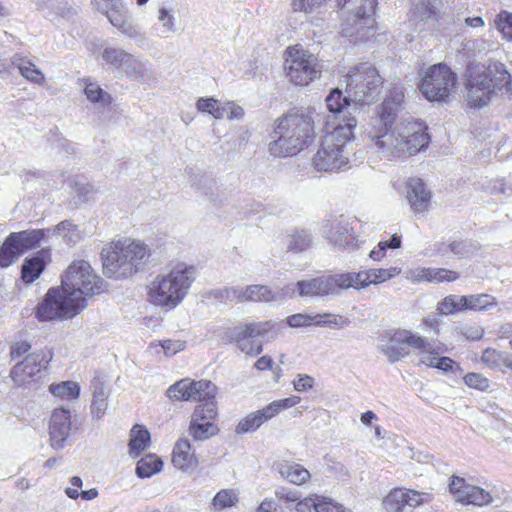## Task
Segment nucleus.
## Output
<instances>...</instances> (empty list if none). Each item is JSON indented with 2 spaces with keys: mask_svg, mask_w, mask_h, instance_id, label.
<instances>
[{
  "mask_svg": "<svg viewBox=\"0 0 512 512\" xmlns=\"http://www.w3.org/2000/svg\"><path fill=\"white\" fill-rule=\"evenodd\" d=\"M276 497L279 501H283V502H291V503H298L299 501H301L299 499V495L297 492H293V491H287L285 492L284 490L283 491H277L276 492Z\"/></svg>",
  "mask_w": 512,
  "mask_h": 512,
  "instance_id": "obj_62",
  "label": "nucleus"
},
{
  "mask_svg": "<svg viewBox=\"0 0 512 512\" xmlns=\"http://www.w3.org/2000/svg\"><path fill=\"white\" fill-rule=\"evenodd\" d=\"M188 378H183L171 386L166 391L167 397L173 402H187L191 394L188 393Z\"/></svg>",
  "mask_w": 512,
  "mask_h": 512,
  "instance_id": "obj_47",
  "label": "nucleus"
},
{
  "mask_svg": "<svg viewBox=\"0 0 512 512\" xmlns=\"http://www.w3.org/2000/svg\"><path fill=\"white\" fill-rule=\"evenodd\" d=\"M437 254L445 256L452 253L458 257H462L466 252V245L463 241H452L450 243L439 242L435 245Z\"/></svg>",
  "mask_w": 512,
  "mask_h": 512,
  "instance_id": "obj_50",
  "label": "nucleus"
},
{
  "mask_svg": "<svg viewBox=\"0 0 512 512\" xmlns=\"http://www.w3.org/2000/svg\"><path fill=\"white\" fill-rule=\"evenodd\" d=\"M64 291L71 297L82 298L87 304L88 299L106 291L104 280L93 270L85 260H74L61 276Z\"/></svg>",
  "mask_w": 512,
  "mask_h": 512,
  "instance_id": "obj_8",
  "label": "nucleus"
},
{
  "mask_svg": "<svg viewBox=\"0 0 512 512\" xmlns=\"http://www.w3.org/2000/svg\"><path fill=\"white\" fill-rule=\"evenodd\" d=\"M257 512H284V511L273 500L265 499L260 503V505L257 509Z\"/></svg>",
  "mask_w": 512,
  "mask_h": 512,
  "instance_id": "obj_61",
  "label": "nucleus"
},
{
  "mask_svg": "<svg viewBox=\"0 0 512 512\" xmlns=\"http://www.w3.org/2000/svg\"><path fill=\"white\" fill-rule=\"evenodd\" d=\"M384 82L374 64L361 62L347 73L346 92L352 101L360 105H370L379 98Z\"/></svg>",
  "mask_w": 512,
  "mask_h": 512,
  "instance_id": "obj_9",
  "label": "nucleus"
},
{
  "mask_svg": "<svg viewBox=\"0 0 512 512\" xmlns=\"http://www.w3.org/2000/svg\"><path fill=\"white\" fill-rule=\"evenodd\" d=\"M280 475L288 482L303 485L311 478L310 472L301 464L284 461L278 465Z\"/></svg>",
  "mask_w": 512,
  "mask_h": 512,
  "instance_id": "obj_34",
  "label": "nucleus"
},
{
  "mask_svg": "<svg viewBox=\"0 0 512 512\" xmlns=\"http://www.w3.org/2000/svg\"><path fill=\"white\" fill-rule=\"evenodd\" d=\"M314 110L293 107L278 117L273 124V138L269 152L273 157L294 156L308 148L315 136Z\"/></svg>",
  "mask_w": 512,
  "mask_h": 512,
  "instance_id": "obj_3",
  "label": "nucleus"
},
{
  "mask_svg": "<svg viewBox=\"0 0 512 512\" xmlns=\"http://www.w3.org/2000/svg\"><path fill=\"white\" fill-rule=\"evenodd\" d=\"M462 305H465V311L482 312L497 306L496 297L487 294H470L461 296Z\"/></svg>",
  "mask_w": 512,
  "mask_h": 512,
  "instance_id": "obj_35",
  "label": "nucleus"
},
{
  "mask_svg": "<svg viewBox=\"0 0 512 512\" xmlns=\"http://www.w3.org/2000/svg\"><path fill=\"white\" fill-rule=\"evenodd\" d=\"M481 362L491 370L500 369L503 365L512 371V355H504L501 351L492 347L483 350Z\"/></svg>",
  "mask_w": 512,
  "mask_h": 512,
  "instance_id": "obj_36",
  "label": "nucleus"
},
{
  "mask_svg": "<svg viewBox=\"0 0 512 512\" xmlns=\"http://www.w3.org/2000/svg\"><path fill=\"white\" fill-rule=\"evenodd\" d=\"M273 363L274 361L270 356L264 355L256 360L254 363V368L258 371H267L272 369Z\"/></svg>",
  "mask_w": 512,
  "mask_h": 512,
  "instance_id": "obj_60",
  "label": "nucleus"
},
{
  "mask_svg": "<svg viewBox=\"0 0 512 512\" xmlns=\"http://www.w3.org/2000/svg\"><path fill=\"white\" fill-rule=\"evenodd\" d=\"M436 311L442 316L453 315L465 312V305H462L461 296L450 294L437 302Z\"/></svg>",
  "mask_w": 512,
  "mask_h": 512,
  "instance_id": "obj_41",
  "label": "nucleus"
},
{
  "mask_svg": "<svg viewBox=\"0 0 512 512\" xmlns=\"http://www.w3.org/2000/svg\"><path fill=\"white\" fill-rule=\"evenodd\" d=\"M419 14L425 20H437L439 17L438 7L430 1L421 3L419 7Z\"/></svg>",
  "mask_w": 512,
  "mask_h": 512,
  "instance_id": "obj_57",
  "label": "nucleus"
},
{
  "mask_svg": "<svg viewBox=\"0 0 512 512\" xmlns=\"http://www.w3.org/2000/svg\"><path fill=\"white\" fill-rule=\"evenodd\" d=\"M420 328L425 332H431L434 335L440 334V320L435 316L424 317L421 321Z\"/></svg>",
  "mask_w": 512,
  "mask_h": 512,
  "instance_id": "obj_58",
  "label": "nucleus"
},
{
  "mask_svg": "<svg viewBox=\"0 0 512 512\" xmlns=\"http://www.w3.org/2000/svg\"><path fill=\"white\" fill-rule=\"evenodd\" d=\"M283 58L284 74L290 84L306 87L321 77L322 65L318 57L300 44L288 46Z\"/></svg>",
  "mask_w": 512,
  "mask_h": 512,
  "instance_id": "obj_10",
  "label": "nucleus"
},
{
  "mask_svg": "<svg viewBox=\"0 0 512 512\" xmlns=\"http://www.w3.org/2000/svg\"><path fill=\"white\" fill-rule=\"evenodd\" d=\"M45 237L43 229L11 232L0 246V268L11 266L24 253L38 248Z\"/></svg>",
  "mask_w": 512,
  "mask_h": 512,
  "instance_id": "obj_14",
  "label": "nucleus"
},
{
  "mask_svg": "<svg viewBox=\"0 0 512 512\" xmlns=\"http://www.w3.org/2000/svg\"><path fill=\"white\" fill-rule=\"evenodd\" d=\"M171 463L174 468L183 472H192L199 467V458L187 438L181 437L175 442L171 453Z\"/></svg>",
  "mask_w": 512,
  "mask_h": 512,
  "instance_id": "obj_22",
  "label": "nucleus"
},
{
  "mask_svg": "<svg viewBox=\"0 0 512 512\" xmlns=\"http://www.w3.org/2000/svg\"><path fill=\"white\" fill-rule=\"evenodd\" d=\"M404 101L403 87L393 85L384 100L376 106L367 131L371 146L388 150L398 157L416 155L425 150L431 141L427 124L419 119L402 122L393 130Z\"/></svg>",
  "mask_w": 512,
  "mask_h": 512,
  "instance_id": "obj_1",
  "label": "nucleus"
},
{
  "mask_svg": "<svg viewBox=\"0 0 512 512\" xmlns=\"http://www.w3.org/2000/svg\"><path fill=\"white\" fill-rule=\"evenodd\" d=\"M357 226L360 223L356 217L340 215L327 222V238L341 250H355L359 247Z\"/></svg>",
  "mask_w": 512,
  "mask_h": 512,
  "instance_id": "obj_17",
  "label": "nucleus"
},
{
  "mask_svg": "<svg viewBox=\"0 0 512 512\" xmlns=\"http://www.w3.org/2000/svg\"><path fill=\"white\" fill-rule=\"evenodd\" d=\"M279 330L280 325L273 320L244 322L233 328H228L222 339L247 357H255L260 355L264 349L259 338H275L278 336Z\"/></svg>",
  "mask_w": 512,
  "mask_h": 512,
  "instance_id": "obj_7",
  "label": "nucleus"
},
{
  "mask_svg": "<svg viewBox=\"0 0 512 512\" xmlns=\"http://www.w3.org/2000/svg\"><path fill=\"white\" fill-rule=\"evenodd\" d=\"M463 382L468 388L481 392L488 391L490 388L489 378L479 372H468L463 376Z\"/></svg>",
  "mask_w": 512,
  "mask_h": 512,
  "instance_id": "obj_48",
  "label": "nucleus"
},
{
  "mask_svg": "<svg viewBox=\"0 0 512 512\" xmlns=\"http://www.w3.org/2000/svg\"><path fill=\"white\" fill-rule=\"evenodd\" d=\"M328 0H292L291 8L294 12L312 13L322 8Z\"/></svg>",
  "mask_w": 512,
  "mask_h": 512,
  "instance_id": "obj_53",
  "label": "nucleus"
},
{
  "mask_svg": "<svg viewBox=\"0 0 512 512\" xmlns=\"http://www.w3.org/2000/svg\"><path fill=\"white\" fill-rule=\"evenodd\" d=\"M311 244L310 236L304 232H296L290 235V240L288 244V250L292 252H302L306 250Z\"/></svg>",
  "mask_w": 512,
  "mask_h": 512,
  "instance_id": "obj_52",
  "label": "nucleus"
},
{
  "mask_svg": "<svg viewBox=\"0 0 512 512\" xmlns=\"http://www.w3.org/2000/svg\"><path fill=\"white\" fill-rule=\"evenodd\" d=\"M82 81L84 83V94L90 102L102 103L105 105L111 104V96L106 93L97 83L91 82L88 79H83Z\"/></svg>",
  "mask_w": 512,
  "mask_h": 512,
  "instance_id": "obj_44",
  "label": "nucleus"
},
{
  "mask_svg": "<svg viewBox=\"0 0 512 512\" xmlns=\"http://www.w3.org/2000/svg\"><path fill=\"white\" fill-rule=\"evenodd\" d=\"M65 493L71 499H77L78 497H81L84 500H92L98 496V491L95 488L85 490L79 493L77 489L67 487L65 489Z\"/></svg>",
  "mask_w": 512,
  "mask_h": 512,
  "instance_id": "obj_59",
  "label": "nucleus"
},
{
  "mask_svg": "<svg viewBox=\"0 0 512 512\" xmlns=\"http://www.w3.org/2000/svg\"><path fill=\"white\" fill-rule=\"evenodd\" d=\"M102 57L107 64L119 67L130 58V55L123 50L106 48L102 54Z\"/></svg>",
  "mask_w": 512,
  "mask_h": 512,
  "instance_id": "obj_54",
  "label": "nucleus"
},
{
  "mask_svg": "<svg viewBox=\"0 0 512 512\" xmlns=\"http://www.w3.org/2000/svg\"><path fill=\"white\" fill-rule=\"evenodd\" d=\"M327 110L332 114L327 117V120H330L333 117L340 118L338 115L341 114L344 109H346L350 105V98L343 95V92L339 88L332 89L325 99Z\"/></svg>",
  "mask_w": 512,
  "mask_h": 512,
  "instance_id": "obj_37",
  "label": "nucleus"
},
{
  "mask_svg": "<svg viewBox=\"0 0 512 512\" xmlns=\"http://www.w3.org/2000/svg\"><path fill=\"white\" fill-rule=\"evenodd\" d=\"M163 468V461L154 453L146 454L136 464V474L139 478H149L160 472Z\"/></svg>",
  "mask_w": 512,
  "mask_h": 512,
  "instance_id": "obj_38",
  "label": "nucleus"
},
{
  "mask_svg": "<svg viewBox=\"0 0 512 512\" xmlns=\"http://www.w3.org/2000/svg\"><path fill=\"white\" fill-rule=\"evenodd\" d=\"M358 120L353 115L342 120L333 117L326 121L320 145L312 158V166L319 172H337L348 167L349 145L356 138Z\"/></svg>",
  "mask_w": 512,
  "mask_h": 512,
  "instance_id": "obj_2",
  "label": "nucleus"
},
{
  "mask_svg": "<svg viewBox=\"0 0 512 512\" xmlns=\"http://www.w3.org/2000/svg\"><path fill=\"white\" fill-rule=\"evenodd\" d=\"M460 273L456 270L442 267H422L417 269L414 280L433 284L452 283L460 279Z\"/></svg>",
  "mask_w": 512,
  "mask_h": 512,
  "instance_id": "obj_28",
  "label": "nucleus"
},
{
  "mask_svg": "<svg viewBox=\"0 0 512 512\" xmlns=\"http://www.w3.org/2000/svg\"><path fill=\"white\" fill-rule=\"evenodd\" d=\"M31 351V344L28 341H17L10 346L11 360L19 359L28 355Z\"/></svg>",
  "mask_w": 512,
  "mask_h": 512,
  "instance_id": "obj_55",
  "label": "nucleus"
},
{
  "mask_svg": "<svg viewBox=\"0 0 512 512\" xmlns=\"http://www.w3.org/2000/svg\"><path fill=\"white\" fill-rule=\"evenodd\" d=\"M196 108L199 112L208 113L215 119L224 117L225 108L213 97L199 98L196 102Z\"/></svg>",
  "mask_w": 512,
  "mask_h": 512,
  "instance_id": "obj_45",
  "label": "nucleus"
},
{
  "mask_svg": "<svg viewBox=\"0 0 512 512\" xmlns=\"http://www.w3.org/2000/svg\"><path fill=\"white\" fill-rule=\"evenodd\" d=\"M457 84V75L445 63L430 66L421 78L419 90L432 102L448 100Z\"/></svg>",
  "mask_w": 512,
  "mask_h": 512,
  "instance_id": "obj_12",
  "label": "nucleus"
},
{
  "mask_svg": "<svg viewBox=\"0 0 512 512\" xmlns=\"http://www.w3.org/2000/svg\"><path fill=\"white\" fill-rule=\"evenodd\" d=\"M150 445V432L145 428V426L135 424L130 430V439L128 443L129 455L136 458Z\"/></svg>",
  "mask_w": 512,
  "mask_h": 512,
  "instance_id": "obj_32",
  "label": "nucleus"
},
{
  "mask_svg": "<svg viewBox=\"0 0 512 512\" xmlns=\"http://www.w3.org/2000/svg\"><path fill=\"white\" fill-rule=\"evenodd\" d=\"M286 323L291 328H304L310 326L338 325V318L331 313L302 314L296 313L286 318Z\"/></svg>",
  "mask_w": 512,
  "mask_h": 512,
  "instance_id": "obj_27",
  "label": "nucleus"
},
{
  "mask_svg": "<svg viewBox=\"0 0 512 512\" xmlns=\"http://www.w3.org/2000/svg\"><path fill=\"white\" fill-rule=\"evenodd\" d=\"M187 391L191 396L189 401L206 403L208 401H216V387L209 380H191L188 378Z\"/></svg>",
  "mask_w": 512,
  "mask_h": 512,
  "instance_id": "obj_31",
  "label": "nucleus"
},
{
  "mask_svg": "<svg viewBox=\"0 0 512 512\" xmlns=\"http://www.w3.org/2000/svg\"><path fill=\"white\" fill-rule=\"evenodd\" d=\"M241 302H272L276 299V294L266 285H248L241 290L237 296Z\"/></svg>",
  "mask_w": 512,
  "mask_h": 512,
  "instance_id": "obj_33",
  "label": "nucleus"
},
{
  "mask_svg": "<svg viewBox=\"0 0 512 512\" xmlns=\"http://www.w3.org/2000/svg\"><path fill=\"white\" fill-rule=\"evenodd\" d=\"M51 360L52 352L49 350H38L29 353L12 367L10 377L18 386L29 384L37 375L48 368Z\"/></svg>",
  "mask_w": 512,
  "mask_h": 512,
  "instance_id": "obj_18",
  "label": "nucleus"
},
{
  "mask_svg": "<svg viewBox=\"0 0 512 512\" xmlns=\"http://www.w3.org/2000/svg\"><path fill=\"white\" fill-rule=\"evenodd\" d=\"M496 28L504 38L512 41V13L508 11H501L495 19Z\"/></svg>",
  "mask_w": 512,
  "mask_h": 512,
  "instance_id": "obj_51",
  "label": "nucleus"
},
{
  "mask_svg": "<svg viewBox=\"0 0 512 512\" xmlns=\"http://www.w3.org/2000/svg\"><path fill=\"white\" fill-rule=\"evenodd\" d=\"M300 401L301 398L297 395L272 401L262 409L253 411L243 417L236 425L235 432L239 435L255 432L265 422L276 417L282 411L298 405Z\"/></svg>",
  "mask_w": 512,
  "mask_h": 512,
  "instance_id": "obj_16",
  "label": "nucleus"
},
{
  "mask_svg": "<svg viewBox=\"0 0 512 512\" xmlns=\"http://www.w3.org/2000/svg\"><path fill=\"white\" fill-rule=\"evenodd\" d=\"M86 307L82 298L71 297L62 286L52 287L35 308L39 321L66 320L76 316Z\"/></svg>",
  "mask_w": 512,
  "mask_h": 512,
  "instance_id": "obj_11",
  "label": "nucleus"
},
{
  "mask_svg": "<svg viewBox=\"0 0 512 512\" xmlns=\"http://www.w3.org/2000/svg\"><path fill=\"white\" fill-rule=\"evenodd\" d=\"M434 500L431 492L418 491L404 487L403 511L406 507L415 509L422 505L429 504Z\"/></svg>",
  "mask_w": 512,
  "mask_h": 512,
  "instance_id": "obj_39",
  "label": "nucleus"
},
{
  "mask_svg": "<svg viewBox=\"0 0 512 512\" xmlns=\"http://www.w3.org/2000/svg\"><path fill=\"white\" fill-rule=\"evenodd\" d=\"M445 352H447L445 343L430 341L429 349H422L421 351V362L430 368L438 369L444 373L453 372L457 363L448 356H441Z\"/></svg>",
  "mask_w": 512,
  "mask_h": 512,
  "instance_id": "obj_25",
  "label": "nucleus"
},
{
  "mask_svg": "<svg viewBox=\"0 0 512 512\" xmlns=\"http://www.w3.org/2000/svg\"><path fill=\"white\" fill-rule=\"evenodd\" d=\"M159 20L163 23L168 30H172L174 26V18L166 8L159 10Z\"/></svg>",
  "mask_w": 512,
  "mask_h": 512,
  "instance_id": "obj_64",
  "label": "nucleus"
},
{
  "mask_svg": "<svg viewBox=\"0 0 512 512\" xmlns=\"http://www.w3.org/2000/svg\"><path fill=\"white\" fill-rule=\"evenodd\" d=\"M346 273L321 276L297 283L301 296H322L332 294L340 289H349L351 282L345 278Z\"/></svg>",
  "mask_w": 512,
  "mask_h": 512,
  "instance_id": "obj_19",
  "label": "nucleus"
},
{
  "mask_svg": "<svg viewBox=\"0 0 512 512\" xmlns=\"http://www.w3.org/2000/svg\"><path fill=\"white\" fill-rule=\"evenodd\" d=\"M295 508L297 512H345L341 505L317 494L305 497Z\"/></svg>",
  "mask_w": 512,
  "mask_h": 512,
  "instance_id": "obj_30",
  "label": "nucleus"
},
{
  "mask_svg": "<svg viewBox=\"0 0 512 512\" xmlns=\"http://www.w3.org/2000/svg\"><path fill=\"white\" fill-rule=\"evenodd\" d=\"M161 347L163 353L167 357H171L176 353L183 351L186 347V342L180 339H166V340H156L150 343V348L156 349Z\"/></svg>",
  "mask_w": 512,
  "mask_h": 512,
  "instance_id": "obj_46",
  "label": "nucleus"
},
{
  "mask_svg": "<svg viewBox=\"0 0 512 512\" xmlns=\"http://www.w3.org/2000/svg\"><path fill=\"white\" fill-rule=\"evenodd\" d=\"M52 262V250L45 247L38 250L32 256L24 259L21 266V279L25 284L36 281Z\"/></svg>",
  "mask_w": 512,
  "mask_h": 512,
  "instance_id": "obj_23",
  "label": "nucleus"
},
{
  "mask_svg": "<svg viewBox=\"0 0 512 512\" xmlns=\"http://www.w3.org/2000/svg\"><path fill=\"white\" fill-rule=\"evenodd\" d=\"M406 198L416 214L424 213L430 208L431 193L419 178H412L407 182Z\"/></svg>",
  "mask_w": 512,
  "mask_h": 512,
  "instance_id": "obj_26",
  "label": "nucleus"
},
{
  "mask_svg": "<svg viewBox=\"0 0 512 512\" xmlns=\"http://www.w3.org/2000/svg\"><path fill=\"white\" fill-rule=\"evenodd\" d=\"M101 254L106 273L115 278L134 275L150 255L146 245L131 239L113 241Z\"/></svg>",
  "mask_w": 512,
  "mask_h": 512,
  "instance_id": "obj_6",
  "label": "nucleus"
},
{
  "mask_svg": "<svg viewBox=\"0 0 512 512\" xmlns=\"http://www.w3.org/2000/svg\"><path fill=\"white\" fill-rule=\"evenodd\" d=\"M106 8L105 14L110 23L116 27L123 34L133 37L136 35V30L127 18L126 12L123 9L119 0H105Z\"/></svg>",
  "mask_w": 512,
  "mask_h": 512,
  "instance_id": "obj_29",
  "label": "nucleus"
},
{
  "mask_svg": "<svg viewBox=\"0 0 512 512\" xmlns=\"http://www.w3.org/2000/svg\"><path fill=\"white\" fill-rule=\"evenodd\" d=\"M387 249L386 242L380 241L377 247L370 252L369 256L374 261H381L385 257Z\"/></svg>",
  "mask_w": 512,
  "mask_h": 512,
  "instance_id": "obj_63",
  "label": "nucleus"
},
{
  "mask_svg": "<svg viewBox=\"0 0 512 512\" xmlns=\"http://www.w3.org/2000/svg\"><path fill=\"white\" fill-rule=\"evenodd\" d=\"M194 279L195 268L179 264L146 285L147 301L155 307L172 310L186 297Z\"/></svg>",
  "mask_w": 512,
  "mask_h": 512,
  "instance_id": "obj_5",
  "label": "nucleus"
},
{
  "mask_svg": "<svg viewBox=\"0 0 512 512\" xmlns=\"http://www.w3.org/2000/svg\"><path fill=\"white\" fill-rule=\"evenodd\" d=\"M13 64H16L20 74L28 81L43 84L45 81L44 74L36 68L35 64L29 60L19 58V62L16 59L13 60Z\"/></svg>",
  "mask_w": 512,
  "mask_h": 512,
  "instance_id": "obj_43",
  "label": "nucleus"
},
{
  "mask_svg": "<svg viewBox=\"0 0 512 512\" xmlns=\"http://www.w3.org/2000/svg\"><path fill=\"white\" fill-rule=\"evenodd\" d=\"M382 351L391 362H397L410 354L414 348L420 354L429 349L430 340L407 329L395 328L381 334Z\"/></svg>",
  "mask_w": 512,
  "mask_h": 512,
  "instance_id": "obj_13",
  "label": "nucleus"
},
{
  "mask_svg": "<svg viewBox=\"0 0 512 512\" xmlns=\"http://www.w3.org/2000/svg\"><path fill=\"white\" fill-rule=\"evenodd\" d=\"M218 406L216 401H208L195 406L188 426V433L196 442L206 441L219 434L217 425Z\"/></svg>",
  "mask_w": 512,
  "mask_h": 512,
  "instance_id": "obj_15",
  "label": "nucleus"
},
{
  "mask_svg": "<svg viewBox=\"0 0 512 512\" xmlns=\"http://www.w3.org/2000/svg\"><path fill=\"white\" fill-rule=\"evenodd\" d=\"M70 429V410L64 409L62 407L54 409L49 423L51 446L56 449L62 448L65 440L69 436Z\"/></svg>",
  "mask_w": 512,
  "mask_h": 512,
  "instance_id": "obj_24",
  "label": "nucleus"
},
{
  "mask_svg": "<svg viewBox=\"0 0 512 512\" xmlns=\"http://www.w3.org/2000/svg\"><path fill=\"white\" fill-rule=\"evenodd\" d=\"M401 273V268L392 266L389 268H374L359 272H347L346 280L351 282L350 288L362 289L371 284H380L386 282Z\"/></svg>",
  "mask_w": 512,
  "mask_h": 512,
  "instance_id": "obj_21",
  "label": "nucleus"
},
{
  "mask_svg": "<svg viewBox=\"0 0 512 512\" xmlns=\"http://www.w3.org/2000/svg\"><path fill=\"white\" fill-rule=\"evenodd\" d=\"M49 391L57 398L65 400L77 399L80 394V387L74 381H62L60 383H53L49 386Z\"/></svg>",
  "mask_w": 512,
  "mask_h": 512,
  "instance_id": "obj_40",
  "label": "nucleus"
},
{
  "mask_svg": "<svg viewBox=\"0 0 512 512\" xmlns=\"http://www.w3.org/2000/svg\"><path fill=\"white\" fill-rule=\"evenodd\" d=\"M449 492L463 505L484 506L490 504L493 499L488 491L468 484L464 478L455 475L450 477Z\"/></svg>",
  "mask_w": 512,
  "mask_h": 512,
  "instance_id": "obj_20",
  "label": "nucleus"
},
{
  "mask_svg": "<svg viewBox=\"0 0 512 512\" xmlns=\"http://www.w3.org/2000/svg\"><path fill=\"white\" fill-rule=\"evenodd\" d=\"M315 380L307 374H298L293 381V387L298 392L307 391L313 388Z\"/></svg>",
  "mask_w": 512,
  "mask_h": 512,
  "instance_id": "obj_56",
  "label": "nucleus"
},
{
  "mask_svg": "<svg viewBox=\"0 0 512 512\" xmlns=\"http://www.w3.org/2000/svg\"><path fill=\"white\" fill-rule=\"evenodd\" d=\"M237 501L238 497L234 490L223 489L214 496L212 504L215 509L222 510L234 506Z\"/></svg>",
  "mask_w": 512,
  "mask_h": 512,
  "instance_id": "obj_49",
  "label": "nucleus"
},
{
  "mask_svg": "<svg viewBox=\"0 0 512 512\" xmlns=\"http://www.w3.org/2000/svg\"><path fill=\"white\" fill-rule=\"evenodd\" d=\"M463 76L468 90V102L472 108L487 105L491 97L498 92L512 97V75L501 62H470Z\"/></svg>",
  "mask_w": 512,
  "mask_h": 512,
  "instance_id": "obj_4",
  "label": "nucleus"
},
{
  "mask_svg": "<svg viewBox=\"0 0 512 512\" xmlns=\"http://www.w3.org/2000/svg\"><path fill=\"white\" fill-rule=\"evenodd\" d=\"M404 487H394L384 496L382 508L384 512H403Z\"/></svg>",
  "mask_w": 512,
  "mask_h": 512,
  "instance_id": "obj_42",
  "label": "nucleus"
}]
</instances>
